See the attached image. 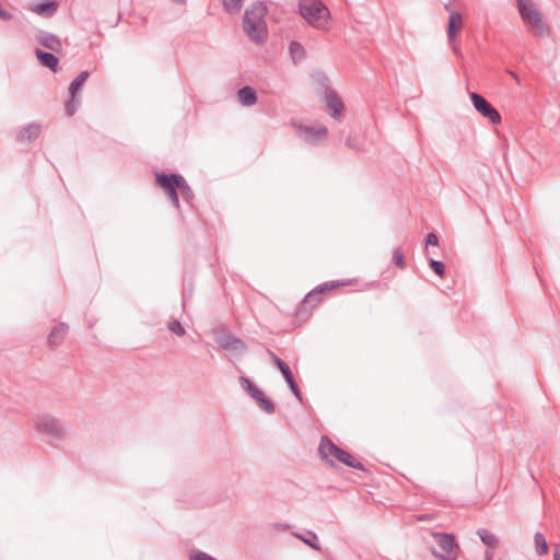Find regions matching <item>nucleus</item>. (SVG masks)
I'll return each mask as SVG.
<instances>
[{
	"label": "nucleus",
	"instance_id": "nucleus-16",
	"mask_svg": "<svg viewBox=\"0 0 560 560\" xmlns=\"http://www.w3.org/2000/svg\"><path fill=\"white\" fill-rule=\"evenodd\" d=\"M40 132L42 127L39 124H31L20 130L18 133V140L20 142L33 141L39 137Z\"/></svg>",
	"mask_w": 560,
	"mask_h": 560
},
{
	"label": "nucleus",
	"instance_id": "nucleus-15",
	"mask_svg": "<svg viewBox=\"0 0 560 560\" xmlns=\"http://www.w3.org/2000/svg\"><path fill=\"white\" fill-rule=\"evenodd\" d=\"M69 326L66 323H59L56 325L50 334L48 335V343L51 348L58 347L62 340L65 339L66 335L68 334Z\"/></svg>",
	"mask_w": 560,
	"mask_h": 560
},
{
	"label": "nucleus",
	"instance_id": "nucleus-6",
	"mask_svg": "<svg viewBox=\"0 0 560 560\" xmlns=\"http://www.w3.org/2000/svg\"><path fill=\"white\" fill-rule=\"evenodd\" d=\"M470 100L475 109L485 118L489 119L491 124L498 125L501 122V115L490 102H488L482 95L471 92Z\"/></svg>",
	"mask_w": 560,
	"mask_h": 560
},
{
	"label": "nucleus",
	"instance_id": "nucleus-1",
	"mask_svg": "<svg viewBox=\"0 0 560 560\" xmlns=\"http://www.w3.org/2000/svg\"><path fill=\"white\" fill-rule=\"evenodd\" d=\"M267 7L264 2L252 3L243 16V30L245 34L256 44L264 43L267 39V26L265 15Z\"/></svg>",
	"mask_w": 560,
	"mask_h": 560
},
{
	"label": "nucleus",
	"instance_id": "nucleus-28",
	"mask_svg": "<svg viewBox=\"0 0 560 560\" xmlns=\"http://www.w3.org/2000/svg\"><path fill=\"white\" fill-rule=\"evenodd\" d=\"M224 10L230 14L240 12L243 7V0H222Z\"/></svg>",
	"mask_w": 560,
	"mask_h": 560
},
{
	"label": "nucleus",
	"instance_id": "nucleus-11",
	"mask_svg": "<svg viewBox=\"0 0 560 560\" xmlns=\"http://www.w3.org/2000/svg\"><path fill=\"white\" fill-rule=\"evenodd\" d=\"M182 179H183V176L179 174L155 173V183L165 192H168L173 189H178L179 184L182 183Z\"/></svg>",
	"mask_w": 560,
	"mask_h": 560
},
{
	"label": "nucleus",
	"instance_id": "nucleus-38",
	"mask_svg": "<svg viewBox=\"0 0 560 560\" xmlns=\"http://www.w3.org/2000/svg\"><path fill=\"white\" fill-rule=\"evenodd\" d=\"M346 144H347V147H349L352 150H355V151L362 150L361 147L359 145L358 141L354 138H352L351 136H349L347 138Z\"/></svg>",
	"mask_w": 560,
	"mask_h": 560
},
{
	"label": "nucleus",
	"instance_id": "nucleus-12",
	"mask_svg": "<svg viewBox=\"0 0 560 560\" xmlns=\"http://www.w3.org/2000/svg\"><path fill=\"white\" fill-rule=\"evenodd\" d=\"M36 40L38 42V44L54 52H58L61 50V42L58 38V36H56L52 33H48L46 31H38V33L36 34Z\"/></svg>",
	"mask_w": 560,
	"mask_h": 560
},
{
	"label": "nucleus",
	"instance_id": "nucleus-33",
	"mask_svg": "<svg viewBox=\"0 0 560 560\" xmlns=\"http://www.w3.org/2000/svg\"><path fill=\"white\" fill-rule=\"evenodd\" d=\"M167 328L170 331H172L173 334H175L177 336L185 335V328L183 327L182 323L178 319H173V320L168 322Z\"/></svg>",
	"mask_w": 560,
	"mask_h": 560
},
{
	"label": "nucleus",
	"instance_id": "nucleus-10",
	"mask_svg": "<svg viewBox=\"0 0 560 560\" xmlns=\"http://www.w3.org/2000/svg\"><path fill=\"white\" fill-rule=\"evenodd\" d=\"M324 104L326 110L330 113L331 117L335 119L340 118L343 110V104L334 90L327 89L324 97Z\"/></svg>",
	"mask_w": 560,
	"mask_h": 560
},
{
	"label": "nucleus",
	"instance_id": "nucleus-3",
	"mask_svg": "<svg viewBox=\"0 0 560 560\" xmlns=\"http://www.w3.org/2000/svg\"><path fill=\"white\" fill-rule=\"evenodd\" d=\"M34 428L42 434L56 441L68 438L70 429L57 417L50 413H39L34 419Z\"/></svg>",
	"mask_w": 560,
	"mask_h": 560
},
{
	"label": "nucleus",
	"instance_id": "nucleus-18",
	"mask_svg": "<svg viewBox=\"0 0 560 560\" xmlns=\"http://www.w3.org/2000/svg\"><path fill=\"white\" fill-rule=\"evenodd\" d=\"M58 7L59 4L57 1L50 0L47 2L38 3L35 7L31 8V10L37 13L38 15L50 18L57 12Z\"/></svg>",
	"mask_w": 560,
	"mask_h": 560
},
{
	"label": "nucleus",
	"instance_id": "nucleus-27",
	"mask_svg": "<svg viewBox=\"0 0 560 560\" xmlns=\"http://www.w3.org/2000/svg\"><path fill=\"white\" fill-rule=\"evenodd\" d=\"M295 536L299 537L304 544H306L307 546H310L314 550H320V546L317 542L318 537H317V535L314 532L308 530L306 533V536H302V535H299V534H296Z\"/></svg>",
	"mask_w": 560,
	"mask_h": 560
},
{
	"label": "nucleus",
	"instance_id": "nucleus-13",
	"mask_svg": "<svg viewBox=\"0 0 560 560\" xmlns=\"http://www.w3.org/2000/svg\"><path fill=\"white\" fill-rule=\"evenodd\" d=\"M340 450L329 438L323 436L318 446V452L322 458L332 464L331 457H335Z\"/></svg>",
	"mask_w": 560,
	"mask_h": 560
},
{
	"label": "nucleus",
	"instance_id": "nucleus-30",
	"mask_svg": "<svg viewBox=\"0 0 560 560\" xmlns=\"http://www.w3.org/2000/svg\"><path fill=\"white\" fill-rule=\"evenodd\" d=\"M80 103H81V100H80V97H78V95H75V96L70 95V98L66 103V114L69 117L73 116L75 114V112L78 110Z\"/></svg>",
	"mask_w": 560,
	"mask_h": 560
},
{
	"label": "nucleus",
	"instance_id": "nucleus-5",
	"mask_svg": "<svg viewBox=\"0 0 560 560\" xmlns=\"http://www.w3.org/2000/svg\"><path fill=\"white\" fill-rule=\"evenodd\" d=\"M436 544L442 552L432 549V555L440 560H456L458 545L453 534L436 533L434 534Z\"/></svg>",
	"mask_w": 560,
	"mask_h": 560
},
{
	"label": "nucleus",
	"instance_id": "nucleus-2",
	"mask_svg": "<svg viewBox=\"0 0 560 560\" xmlns=\"http://www.w3.org/2000/svg\"><path fill=\"white\" fill-rule=\"evenodd\" d=\"M301 16L313 27L326 30L330 20L328 8L320 0H300Z\"/></svg>",
	"mask_w": 560,
	"mask_h": 560
},
{
	"label": "nucleus",
	"instance_id": "nucleus-19",
	"mask_svg": "<svg viewBox=\"0 0 560 560\" xmlns=\"http://www.w3.org/2000/svg\"><path fill=\"white\" fill-rule=\"evenodd\" d=\"M237 98L243 106H252L257 102V94L255 89L246 85L237 91Z\"/></svg>",
	"mask_w": 560,
	"mask_h": 560
},
{
	"label": "nucleus",
	"instance_id": "nucleus-25",
	"mask_svg": "<svg viewBox=\"0 0 560 560\" xmlns=\"http://www.w3.org/2000/svg\"><path fill=\"white\" fill-rule=\"evenodd\" d=\"M536 552L538 556H544L548 552V544L544 534L537 532L534 536Z\"/></svg>",
	"mask_w": 560,
	"mask_h": 560
},
{
	"label": "nucleus",
	"instance_id": "nucleus-37",
	"mask_svg": "<svg viewBox=\"0 0 560 560\" xmlns=\"http://www.w3.org/2000/svg\"><path fill=\"white\" fill-rule=\"evenodd\" d=\"M438 245H439L438 235L433 232L428 233L425 236V247L438 246Z\"/></svg>",
	"mask_w": 560,
	"mask_h": 560
},
{
	"label": "nucleus",
	"instance_id": "nucleus-4",
	"mask_svg": "<svg viewBox=\"0 0 560 560\" xmlns=\"http://www.w3.org/2000/svg\"><path fill=\"white\" fill-rule=\"evenodd\" d=\"M517 10L523 22L544 37L549 35V27L544 23L541 13L534 7L532 0H516Z\"/></svg>",
	"mask_w": 560,
	"mask_h": 560
},
{
	"label": "nucleus",
	"instance_id": "nucleus-20",
	"mask_svg": "<svg viewBox=\"0 0 560 560\" xmlns=\"http://www.w3.org/2000/svg\"><path fill=\"white\" fill-rule=\"evenodd\" d=\"M335 458L348 467H351V468H354L358 470H364L363 465L359 460H357L349 452H347L342 448H340L338 451Z\"/></svg>",
	"mask_w": 560,
	"mask_h": 560
},
{
	"label": "nucleus",
	"instance_id": "nucleus-39",
	"mask_svg": "<svg viewBox=\"0 0 560 560\" xmlns=\"http://www.w3.org/2000/svg\"><path fill=\"white\" fill-rule=\"evenodd\" d=\"M0 19H2L4 21H10L13 19V14L10 13L9 11L2 9V7L0 5Z\"/></svg>",
	"mask_w": 560,
	"mask_h": 560
},
{
	"label": "nucleus",
	"instance_id": "nucleus-24",
	"mask_svg": "<svg viewBox=\"0 0 560 560\" xmlns=\"http://www.w3.org/2000/svg\"><path fill=\"white\" fill-rule=\"evenodd\" d=\"M477 534H478V536H479L480 540H481L486 546H488V547H490V548H492V549H495V548L498 547V545H499V540H498V537H497L494 534H492V533L488 532V530H487V529H485V528H480V529H478Z\"/></svg>",
	"mask_w": 560,
	"mask_h": 560
},
{
	"label": "nucleus",
	"instance_id": "nucleus-23",
	"mask_svg": "<svg viewBox=\"0 0 560 560\" xmlns=\"http://www.w3.org/2000/svg\"><path fill=\"white\" fill-rule=\"evenodd\" d=\"M240 382L242 384L243 389L253 398L256 399L261 395V389L258 388L248 377L241 376Z\"/></svg>",
	"mask_w": 560,
	"mask_h": 560
},
{
	"label": "nucleus",
	"instance_id": "nucleus-45",
	"mask_svg": "<svg viewBox=\"0 0 560 560\" xmlns=\"http://www.w3.org/2000/svg\"><path fill=\"white\" fill-rule=\"evenodd\" d=\"M510 74H511V77H513L516 81H518V77L516 75V73H515V72L510 71Z\"/></svg>",
	"mask_w": 560,
	"mask_h": 560
},
{
	"label": "nucleus",
	"instance_id": "nucleus-9",
	"mask_svg": "<svg viewBox=\"0 0 560 560\" xmlns=\"http://www.w3.org/2000/svg\"><path fill=\"white\" fill-rule=\"evenodd\" d=\"M218 343L221 348L232 351L233 353H236V354H242V353L246 352V350H247L245 342L242 339H240L238 337H236L230 332L221 336L218 339Z\"/></svg>",
	"mask_w": 560,
	"mask_h": 560
},
{
	"label": "nucleus",
	"instance_id": "nucleus-22",
	"mask_svg": "<svg viewBox=\"0 0 560 560\" xmlns=\"http://www.w3.org/2000/svg\"><path fill=\"white\" fill-rule=\"evenodd\" d=\"M289 52H290L291 59L294 63L300 62L305 57L304 47L302 46V44H300L296 40H292L290 43Z\"/></svg>",
	"mask_w": 560,
	"mask_h": 560
},
{
	"label": "nucleus",
	"instance_id": "nucleus-32",
	"mask_svg": "<svg viewBox=\"0 0 560 560\" xmlns=\"http://www.w3.org/2000/svg\"><path fill=\"white\" fill-rule=\"evenodd\" d=\"M429 266L432 269V271L438 275L439 277H443L445 273V265L441 260H436L434 258L429 259Z\"/></svg>",
	"mask_w": 560,
	"mask_h": 560
},
{
	"label": "nucleus",
	"instance_id": "nucleus-36",
	"mask_svg": "<svg viewBox=\"0 0 560 560\" xmlns=\"http://www.w3.org/2000/svg\"><path fill=\"white\" fill-rule=\"evenodd\" d=\"M178 189H173L168 192H166V195L168 196V198L171 199L172 201V205L176 208V209H179V198H178Z\"/></svg>",
	"mask_w": 560,
	"mask_h": 560
},
{
	"label": "nucleus",
	"instance_id": "nucleus-17",
	"mask_svg": "<svg viewBox=\"0 0 560 560\" xmlns=\"http://www.w3.org/2000/svg\"><path fill=\"white\" fill-rule=\"evenodd\" d=\"M35 55H36V57L39 60L42 66L50 69L54 72L57 71V67H58L59 60H58V58L54 54L48 52V51H43V50L37 48L35 50Z\"/></svg>",
	"mask_w": 560,
	"mask_h": 560
},
{
	"label": "nucleus",
	"instance_id": "nucleus-21",
	"mask_svg": "<svg viewBox=\"0 0 560 560\" xmlns=\"http://www.w3.org/2000/svg\"><path fill=\"white\" fill-rule=\"evenodd\" d=\"M90 77V72L86 70L81 71L70 83L69 93L72 96L78 95L79 91L82 89L84 83Z\"/></svg>",
	"mask_w": 560,
	"mask_h": 560
},
{
	"label": "nucleus",
	"instance_id": "nucleus-29",
	"mask_svg": "<svg viewBox=\"0 0 560 560\" xmlns=\"http://www.w3.org/2000/svg\"><path fill=\"white\" fill-rule=\"evenodd\" d=\"M178 190L183 197V199L190 203L191 200L194 199V191L192 189L189 187V185L187 184V182L185 180V178L183 177L182 179V183L179 184V187H178Z\"/></svg>",
	"mask_w": 560,
	"mask_h": 560
},
{
	"label": "nucleus",
	"instance_id": "nucleus-34",
	"mask_svg": "<svg viewBox=\"0 0 560 560\" xmlns=\"http://www.w3.org/2000/svg\"><path fill=\"white\" fill-rule=\"evenodd\" d=\"M319 295L320 294L314 289L305 295L303 303L310 306H315L320 301Z\"/></svg>",
	"mask_w": 560,
	"mask_h": 560
},
{
	"label": "nucleus",
	"instance_id": "nucleus-8",
	"mask_svg": "<svg viewBox=\"0 0 560 560\" xmlns=\"http://www.w3.org/2000/svg\"><path fill=\"white\" fill-rule=\"evenodd\" d=\"M298 136L307 143L315 144L320 138L326 137L328 130L325 126L318 128L299 125L296 127Z\"/></svg>",
	"mask_w": 560,
	"mask_h": 560
},
{
	"label": "nucleus",
	"instance_id": "nucleus-14",
	"mask_svg": "<svg viewBox=\"0 0 560 560\" xmlns=\"http://www.w3.org/2000/svg\"><path fill=\"white\" fill-rule=\"evenodd\" d=\"M463 27V16L458 12H451L447 24V39L453 43Z\"/></svg>",
	"mask_w": 560,
	"mask_h": 560
},
{
	"label": "nucleus",
	"instance_id": "nucleus-7",
	"mask_svg": "<svg viewBox=\"0 0 560 560\" xmlns=\"http://www.w3.org/2000/svg\"><path fill=\"white\" fill-rule=\"evenodd\" d=\"M269 353L272 358L275 365L279 369L280 373L282 374L283 378L285 380L291 393L301 401L302 393L300 390V387L294 378V375H293L290 366L273 352L269 351Z\"/></svg>",
	"mask_w": 560,
	"mask_h": 560
},
{
	"label": "nucleus",
	"instance_id": "nucleus-41",
	"mask_svg": "<svg viewBox=\"0 0 560 560\" xmlns=\"http://www.w3.org/2000/svg\"><path fill=\"white\" fill-rule=\"evenodd\" d=\"M171 2L175 3V4H186L187 0H170Z\"/></svg>",
	"mask_w": 560,
	"mask_h": 560
},
{
	"label": "nucleus",
	"instance_id": "nucleus-42",
	"mask_svg": "<svg viewBox=\"0 0 560 560\" xmlns=\"http://www.w3.org/2000/svg\"><path fill=\"white\" fill-rule=\"evenodd\" d=\"M553 560H560V551L559 550L555 551Z\"/></svg>",
	"mask_w": 560,
	"mask_h": 560
},
{
	"label": "nucleus",
	"instance_id": "nucleus-43",
	"mask_svg": "<svg viewBox=\"0 0 560 560\" xmlns=\"http://www.w3.org/2000/svg\"><path fill=\"white\" fill-rule=\"evenodd\" d=\"M444 9H445L446 11H448L450 13H451V12H454V11L452 10L451 3H446V4L444 5Z\"/></svg>",
	"mask_w": 560,
	"mask_h": 560
},
{
	"label": "nucleus",
	"instance_id": "nucleus-26",
	"mask_svg": "<svg viewBox=\"0 0 560 560\" xmlns=\"http://www.w3.org/2000/svg\"><path fill=\"white\" fill-rule=\"evenodd\" d=\"M257 405L259 406V408L261 410H264L265 412L271 415L275 412V404L265 396V393L261 392V395L258 396V398L255 399Z\"/></svg>",
	"mask_w": 560,
	"mask_h": 560
},
{
	"label": "nucleus",
	"instance_id": "nucleus-44",
	"mask_svg": "<svg viewBox=\"0 0 560 560\" xmlns=\"http://www.w3.org/2000/svg\"><path fill=\"white\" fill-rule=\"evenodd\" d=\"M486 560H492V553L491 552H487L486 553Z\"/></svg>",
	"mask_w": 560,
	"mask_h": 560
},
{
	"label": "nucleus",
	"instance_id": "nucleus-35",
	"mask_svg": "<svg viewBox=\"0 0 560 560\" xmlns=\"http://www.w3.org/2000/svg\"><path fill=\"white\" fill-rule=\"evenodd\" d=\"M338 285H339V283H338V282H335V281H328V282H325V283H323V284H319L318 287H316V288H315V290H316L319 294H322V293H324V292H326V291H330V290H332V289L337 288Z\"/></svg>",
	"mask_w": 560,
	"mask_h": 560
},
{
	"label": "nucleus",
	"instance_id": "nucleus-31",
	"mask_svg": "<svg viewBox=\"0 0 560 560\" xmlns=\"http://www.w3.org/2000/svg\"><path fill=\"white\" fill-rule=\"evenodd\" d=\"M392 261L394 265H396L400 269H404L406 267L405 255H404L401 247H396L393 250Z\"/></svg>",
	"mask_w": 560,
	"mask_h": 560
},
{
	"label": "nucleus",
	"instance_id": "nucleus-40",
	"mask_svg": "<svg viewBox=\"0 0 560 560\" xmlns=\"http://www.w3.org/2000/svg\"><path fill=\"white\" fill-rule=\"evenodd\" d=\"M451 44H452V49H453L454 54H456L457 56H459V55H460V50H459V48H458L456 45H454V42H453V43H451Z\"/></svg>",
	"mask_w": 560,
	"mask_h": 560
}]
</instances>
